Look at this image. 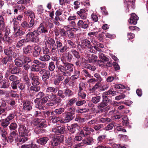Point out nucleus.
Returning <instances> with one entry per match:
<instances>
[{"label":"nucleus","instance_id":"28","mask_svg":"<svg viewBox=\"0 0 148 148\" xmlns=\"http://www.w3.org/2000/svg\"><path fill=\"white\" fill-rule=\"evenodd\" d=\"M3 40L4 42L6 43L10 44L13 41L12 38L10 37L7 36H3Z\"/></svg>","mask_w":148,"mask_h":148},{"label":"nucleus","instance_id":"42","mask_svg":"<svg viewBox=\"0 0 148 148\" xmlns=\"http://www.w3.org/2000/svg\"><path fill=\"white\" fill-rule=\"evenodd\" d=\"M55 67L56 66L53 62L51 61L49 62L48 66V69L49 71H53Z\"/></svg>","mask_w":148,"mask_h":148},{"label":"nucleus","instance_id":"1","mask_svg":"<svg viewBox=\"0 0 148 148\" xmlns=\"http://www.w3.org/2000/svg\"><path fill=\"white\" fill-rule=\"evenodd\" d=\"M61 61L62 64L57 66L58 70L60 71L64 76H71L73 71L74 65L67 62L64 58H61Z\"/></svg>","mask_w":148,"mask_h":148},{"label":"nucleus","instance_id":"30","mask_svg":"<svg viewBox=\"0 0 148 148\" xmlns=\"http://www.w3.org/2000/svg\"><path fill=\"white\" fill-rule=\"evenodd\" d=\"M23 53L25 54L31 53L32 52L31 47L29 45H28L24 47L23 48Z\"/></svg>","mask_w":148,"mask_h":148},{"label":"nucleus","instance_id":"24","mask_svg":"<svg viewBox=\"0 0 148 148\" xmlns=\"http://www.w3.org/2000/svg\"><path fill=\"white\" fill-rule=\"evenodd\" d=\"M58 91L57 89L56 88H54L53 87L49 86L48 87L46 90V92L48 93H56Z\"/></svg>","mask_w":148,"mask_h":148},{"label":"nucleus","instance_id":"3","mask_svg":"<svg viewBox=\"0 0 148 148\" xmlns=\"http://www.w3.org/2000/svg\"><path fill=\"white\" fill-rule=\"evenodd\" d=\"M45 94L43 92H39L38 93V101L39 99H41L38 101V108L40 110H44L45 107L44 106L45 103L47 100L48 98L46 97H44Z\"/></svg>","mask_w":148,"mask_h":148},{"label":"nucleus","instance_id":"11","mask_svg":"<svg viewBox=\"0 0 148 148\" xmlns=\"http://www.w3.org/2000/svg\"><path fill=\"white\" fill-rule=\"evenodd\" d=\"M18 131L20 136H26L28 133V131L26 127L23 125H19Z\"/></svg>","mask_w":148,"mask_h":148},{"label":"nucleus","instance_id":"9","mask_svg":"<svg viewBox=\"0 0 148 148\" xmlns=\"http://www.w3.org/2000/svg\"><path fill=\"white\" fill-rule=\"evenodd\" d=\"M79 45L83 50L87 49H92L93 48V46L91 45L90 41L86 39L82 40Z\"/></svg>","mask_w":148,"mask_h":148},{"label":"nucleus","instance_id":"19","mask_svg":"<svg viewBox=\"0 0 148 148\" xmlns=\"http://www.w3.org/2000/svg\"><path fill=\"white\" fill-rule=\"evenodd\" d=\"M13 25V28L14 32H16L21 30V27L18 24V22L16 21V18H14L11 22Z\"/></svg>","mask_w":148,"mask_h":148},{"label":"nucleus","instance_id":"60","mask_svg":"<svg viewBox=\"0 0 148 148\" xmlns=\"http://www.w3.org/2000/svg\"><path fill=\"white\" fill-rule=\"evenodd\" d=\"M58 50L60 51L61 53H64L66 51L67 49V46L66 45H64V46H62V47L58 48Z\"/></svg>","mask_w":148,"mask_h":148},{"label":"nucleus","instance_id":"41","mask_svg":"<svg viewBox=\"0 0 148 148\" xmlns=\"http://www.w3.org/2000/svg\"><path fill=\"white\" fill-rule=\"evenodd\" d=\"M118 77H116V76H109L107 79V81L108 82H111L113 81L114 80H118Z\"/></svg>","mask_w":148,"mask_h":148},{"label":"nucleus","instance_id":"22","mask_svg":"<svg viewBox=\"0 0 148 148\" xmlns=\"http://www.w3.org/2000/svg\"><path fill=\"white\" fill-rule=\"evenodd\" d=\"M103 95L107 96H114L116 95L115 91L113 90V88L109 89L108 91H106L103 92Z\"/></svg>","mask_w":148,"mask_h":148},{"label":"nucleus","instance_id":"39","mask_svg":"<svg viewBox=\"0 0 148 148\" xmlns=\"http://www.w3.org/2000/svg\"><path fill=\"white\" fill-rule=\"evenodd\" d=\"M115 123L114 121L112 122L105 128L104 130L106 131H108L112 130L114 127V125Z\"/></svg>","mask_w":148,"mask_h":148},{"label":"nucleus","instance_id":"18","mask_svg":"<svg viewBox=\"0 0 148 148\" xmlns=\"http://www.w3.org/2000/svg\"><path fill=\"white\" fill-rule=\"evenodd\" d=\"M14 40L16 41L17 40L21 38V36L25 34V32L22 30H19L14 32Z\"/></svg>","mask_w":148,"mask_h":148},{"label":"nucleus","instance_id":"37","mask_svg":"<svg viewBox=\"0 0 148 148\" xmlns=\"http://www.w3.org/2000/svg\"><path fill=\"white\" fill-rule=\"evenodd\" d=\"M56 49H58L59 48H60L62 47V41L60 40L57 38L56 39Z\"/></svg>","mask_w":148,"mask_h":148},{"label":"nucleus","instance_id":"21","mask_svg":"<svg viewBox=\"0 0 148 148\" xmlns=\"http://www.w3.org/2000/svg\"><path fill=\"white\" fill-rule=\"evenodd\" d=\"M24 110L29 111L32 109L31 103L29 101H26L23 103V108Z\"/></svg>","mask_w":148,"mask_h":148},{"label":"nucleus","instance_id":"26","mask_svg":"<svg viewBox=\"0 0 148 148\" xmlns=\"http://www.w3.org/2000/svg\"><path fill=\"white\" fill-rule=\"evenodd\" d=\"M50 72L47 70H46L42 73L41 75L42 76V79L44 81H46L49 78L50 76Z\"/></svg>","mask_w":148,"mask_h":148},{"label":"nucleus","instance_id":"64","mask_svg":"<svg viewBox=\"0 0 148 148\" xmlns=\"http://www.w3.org/2000/svg\"><path fill=\"white\" fill-rule=\"evenodd\" d=\"M56 95L53 93L49 95L47 97L49 99L50 101H52L56 97Z\"/></svg>","mask_w":148,"mask_h":148},{"label":"nucleus","instance_id":"54","mask_svg":"<svg viewBox=\"0 0 148 148\" xmlns=\"http://www.w3.org/2000/svg\"><path fill=\"white\" fill-rule=\"evenodd\" d=\"M24 13L27 14L28 15H29L30 17L32 18L31 19H33L35 17L34 13L31 11H25L24 12Z\"/></svg>","mask_w":148,"mask_h":148},{"label":"nucleus","instance_id":"55","mask_svg":"<svg viewBox=\"0 0 148 148\" xmlns=\"http://www.w3.org/2000/svg\"><path fill=\"white\" fill-rule=\"evenodd\" d=\"M72 140V138L70 137H69L66 140V143L69 147H71L73 145V143Z\"/></svg>","mask_w":148,"mask_h":148},{"label":"nucleus","instance_id":"13","mask_svg":"<svg viewBox=\"0 0 148 148\" xmlns=\"http://www.w3.org/2000/svg\"><path fill=\"white\" fill-rule=\"evenodd\" d=\"M93 138L89 136L86 137L82 140L83 143L79 144L78 145L79 147H80L83 146L84 144L86 145H92L93 142Z\"/></svg>","mask_w":148,"mask_h":148},{"label":"nucleus","instance_id":"52","mask_svg":"<svg viewBox=\"0 0 148 148\" xmlns=\"http://www.w3.org/2000/svg\"><path fill=\"white\" fill-rule=\"evenodd\" d=\"M103 124H99L95 125L94 127V129L96 131H101L102 128L103 127Z\"/></svg>","mask_w":148,"mask_h":148},{"label":"nucleus","instance_id":"40","mask_svg":"<svg viewBox=\"0 0 148 148\" xmlns=\"http://www.w3.org/2000/svg\"><path fill=\"white\" fill-rule=\"evenodd\" d=\"M106 137V136L105 135H100L97 138V140L98 141V144L100 142H104L105 141V138Z\"/></svg>","mask_w":148,"mask_h":148},{"label":"nucleus","instance_id":"38","mask_svg":"<svg viewBox=\"0 0 148 148\" xmlns=\"http://www.w3.org/2000/svg\"><path fill=\"white\" fill-rule=\"evenodd\" d=\"M50 59V56L47 54H45L43 56H41L40 58V60L42 61H47Z\"/></svg>","mask_w":148,"mask_h":148},{"label":"nucleus","instance_id":"46","mask_svg":"<svg viewBox=\"0 0 148 148\" xmlns=\"http://www.w3.org/2000/svg\"><path fill=\"white\" fill-rule=\"evenodd\" d=\"M25 42V40L22 39L19 41L16 44V47L17 48H20L23 45L24 43Z\"/></svg>","mask_w":148,"mask_h":148},{"label":"nucleus","instance_id":"32","mask_svg":"<svg viewBox=\"0 0 148 148\" xmlns=\"http://www.w3.org/2000/svg\"><path fill=\"white\" fill-rule=\"evenodd\" d=\"M101 99V97L99 95H96L92 98V101L94 103L97 104L99 102Z\"/></svg>","mask_w":148,"mask_h":148},{"label":"nucleus","instance_id":"61","mask_svg":"<svg viewBox=\"0 0 148 148\" xmlns=\"http://www.w3.org/2000/svg\"><path fill=\"white\" fill-rule=\"evenodd\" d=\"M21 137L20 139H19V142L22 143H23L27 141L28 140V138L26 136H21Z\"/></svg>","mask_w":148,"mask_h":148},{"label":"nucleus","instance_id":"6","mask_svg":"<svg viewBox=\"0 0 148 148\" xmlns=\"http://www.w3.org/2000/svg\"><path fill=\"white\" fill-rule=\"evenodd\" d=\"M37 31H34L33 32H30L28 33L26 35V38L24 39L27 42L29 41L36 42L37 41Z\"/></svg>","mask_w":148,"mask_h":148},{"label":"nucleus","instance_id":"34","mask_svg":"<svg viewBox=\"0 0 148 148\" xmlns=\"http://www.w3.org/2000/svg\"><path fill=\"white\" fill-rule=\"evenodd\" d=\"M0 86L1 88H5L8 87V85L6 81L3 80L0 82Z\"/></svg>","mask_w":148,"mask_h":148},{"label":"nucleus","instance_id":"14","mask_svg":"<svg viewBox=\"0 0 148 148\" xmlns=\"http://www.w3.org/2000/svg\"><path fill=\"white\" fill-rule=\"evenodd\" d=\"M47 33L48 32L47 24L45 23H41L39 27L38 28V34H39V33Z\"/></svg>","mask_w":148,"mask_h":148},{"label":"nucleus","instance_id":"23","mask_svg":"<svg viewBox=\"0 0 148 148\" xmlns=\"http://www.w3.org/2000/svg\"><path fill=\"white\" fill-rule=\"evenodd\" d=\"M45 120L42 119L40 120L39 118H38V129L43 128L45 126Z\"/></svg>","mask_w":148,"mask_h":148},{"label":"nucleus","instance_id":"8","mask_svg":"<svg viewBox=\"0 0 148 148\" xmlns=\"http://www.w3.org/2000/svg\"><path fill=\"white\" fill-rule=\"evenodd\" d=\"M14 47H11L5 49L4 52L9 58V60L11 61L16 56V54L14 51Z\"/></svg>","mask_w":148,"mask_h":148},{"label":"nucleus","instance_id":"44","mask_svg":"<svg viewBox=\"0 0 148 148\" xmlns=\"http://www.w3.org/2000/svg\"><path fill=\"white\" fill-rule=\"evenodd\" d=\"M45 117V112L43 111H38V118H39L41 120V119L44 118Z\"/></svg>","mask_w":148,"mask_h":148},{"label":"nucleus","instance_id":"5","mask_svg":"<svg viewBox=\"0 0 148 148\" xmlns=\"http://www.w3.org/2000/svg\"><path fill=\"white\" fill-rule=\"evenodd\" d=\"M64 137V136L63 135L52 137V141L50 142V145L51 146H60L61 143L63 141Z\"/></svg>","mask_w":148,"mask_h":148},{"label":"nucleus","instance_id":"12","mask_svg":"<svg viewBox=\"0 0 148 148\" xmlns=\"http://www.w3.org/2000/svg\"><path fill=\"white\" fill-rule=\"evenodd\" d=\"M80 127L77 123L72 124L68 127V130L72 134L77 132Z\"/></svg>","mask_w":148,"mask_h":148},{"label":"nucleus","instance_id":"36","mask_svg":"<svg viewBox=\"0 0 148 148\" xmlns=\"http://www.w3.org/2000/svg\"><path fill=\"white\" fill-rule=\"evenodd\" d=\"M97 58V57L95 54H92L88 58V60L90 62H96Z\"/></svg>","mask_w":148,"mask_h":148},{"label":"nucleus","instance_id":"48","mask_svg":"<svg viewBox=\"0 0 148 148\" xmlns=\"http://www.w3.org/2000/svg\"><path fill=\"white\" fill-rule=\"evenodd\" d=\"M85 67L86 69H89L92 71H94L96 69L95 66L92 65L90 64H87L85 66Z\"/></svg>","mask_w":148,"mask_h":148},{"label":"nucleus","instance_id":"51","mask_svg":"<svg viewBox=\"0 0 148 148\" xmlns=\"http://www.w3.org/2000/svg\"><path fill=\"white\" fill-rule=\"evenodd\" d=\"M123 123L124 125L127 126L129 124V120L127 116H125L124 117L122 118Z\"/></svg>","mask_w":148,"mask_h":148},{"label":"nucleus","instance_id":"45","mask_svg":"<svg viewBox=\"0 0 148 148\" xmlns=\"http://www.w3.org/2000/svg\"><path fill=\"white\" fill-rule=\"evenodd\" d=\"M86 101L85 100H81L79 99L78 100H77L76 102V105L77 106H82L84 104L86 103Z\"/></svg>","mask_w":148,"mask_h":148},{"label":"nucleus","instance_id":"47","mask_svg":"<svg viewBox=\"0 0 148 148\" xmlns=\"http://www.w3.org/2000/svg\"><path fill=\"white\" fill-rule=\"evenodd\" d=\"M15 65L17 66L21 67L22 66L23 62L21 60L18 59H16L14 60Z\"/></svg>","mask_w":148,"mask_h":148},{"label":"nucleus","instance_id":"62","mask_svg":"<svg viewBox=\"0 0 148 148\" xmlns=\"http://www.w3.org/2000/svg\"><path fill=\"white\" fill-rule=\"evenodd\" d=\"M9 79L11 81L16 82L17 80L18 77L14 75H12L9 77Z\"/></svg>","mask_w":148,"mask_h":148},{"label":"nucleus","instance_id":"58","mask_svg":"<svg viewBox=\"0 0 148 148\" xmlns=\"http://www.w3.org/2000/svg\"><path fill=\"white\" fill-rule=\"evenodd\" d=\"M100 82H98L95 85L93 86L91 89H90V91L92 92L95 91L97 90L99 87L100 86Z\"/></svg>","mask_w":148,"mask_h":148},{"label":"nucleus","instance_id":"35","mask_svg":"<svg viewBox=\"0 0 148 148\" xmlns=\"http://www.w3.org/2000/svg\"><path fill=\"white\" fill-rule=\"evenodd\" d=\"M11 73L12 74H14L19 73L20 71V69L18 67H14L12 69H10Z\"/></svg>","mask_w":148,"mask_h":148},{"label":"nucleus","instance_id":"43","mask_svg":"<svg viewBox=\"0 0 148 148\" xmlns=\"http://www.w3.org/2000/svg\"><path fill=\"white\" fill-rule=\"evenodd\" d=\"M77 100V98L75 97H73L69 100L68 102V104L70 106H72L75 103H76Z\"/></svg>","mask_w":148,"mask_h":148},{"label":"nucleus","instance_id":"56","mask_svg":"<svg viewBox=\"0 0 148 148\" xmlns=\"http://www.w3.org/2000/svg\"><path fill=\"white\" fill-rule=\"evenodd\" d=\"M77 94L78 97L80 98L83 100L85 99L86 96V94L84 92H78Z\"/></svg>","mask_w":148,"mask_h":148},{"label":"nucleus","instance_id":"10","mask_svg":"<svg viewBox=\"0 0 148 148\" xmlns=\"http://www.w3.org/2000/svg\"><path fill=\"white\" fill-rule=\"evenodd\" d=\"M89 23L90 22L88 20L85 21H83L82 20H79L77 23V26L79 29H86L89 26Z\"/></svg>","mask_w":148,"mask_h":148},{"label":"nucleus","instance_id":"29","mask_svg":"<svg viewBox=\"0 0 148 148\" xmlns=\"http://www.w3.org/2000/svg\"><path fill=\"white\" fill-rule=\"evenodd\" d=\"M52 101H53L55 106L62 105V103L61 102L62 99L59 97H57L56 96Z\"/></svg>","mask_w":148,"mask_h":148},{"label":"nucleus","instance_id":"63","mask_svg":"<svg viewBox=\"0 0 148 148\" xmlns=\"http://www.w3.org/2000/svg\"><path fill=\"white\" fill-rule=\"evenodd\" d=\"M17 125L15 123H12L9 126L10 130H15L17 127Z\"/></svg>","mask_w":148,"mask_h":148},{"label":"nucleus","instance_id":"27","mask_svg":"<svg viewBox=\"0 0 148 148\" xmlns=\"http://www.w3.org/2000/svg\"><path fill=\"white\" fill-rule=\"evenodd\" d=\"M71 52L74 57L76 59L80 58L81 56L80 55L79 52L77 51L74 49H72Z\"/></svg>","mask_w":148,"mask_h":148},{"label":"nucleus","instance_id":"20","mask_svg":"<svg viewBox=\"0 0 148 148\" xmlns=\"http://www.w3.org/2000/svg\"><path fill=\"white\" fill-rule=\"evenodd\" d=\"M46 42L50 45L51 47H52V50L55 51L56 50V44L55 40L51 38H48L46 41Z\"/></svg>","mask_w":148,"mask_h":148},{"label":"nucleus","instance_id":"53","mask_svg":"<svg viewBox=\"0 0 148 148\" xmlns=\"http://www.w3.org/2000/svg\"><path fill=\"white\" fill-rule=\"evenodd\" d=\"M46 66V64L45 62L38 60V68H45Z\"/></svg>","mask_w":148,"mask_h":148},{"label":"nucleus","instance_id":"15","mask_svg":"<svg viewBox=\"0 0 148 148\" xmlns=\"http://www.w3.org/2000/svg\"><path fill=\"white\" fill-rule=\"evenodd\" d=\"M138 19V16L135 13H132L128 21V22L132 25H135L137 23V21Z\"/></svg>","mask_w":148,"mask_h":148},{"label":"nucleus","instance_id":"49","mask_svg":"<svg viewBox=\"0 0 148 148\" xmlns=\"http://www.w3.org/2000/svg\"><path fill=\"white\" fill-rule=\"evenodd\" d=\"M64 108H60L58 109H56L55 110L54 112L55 114H60L63 112L64 111Z\"/></svg>","mask_w":148,"mask_h":148},{"label":"nucleus","instance_id":"25","mask_svg":"<svg viewBox=\"0 0 148 148\" xmlns=\"http://www.w3.org/2000/svg\"><path fill=\"white\" fill-rule=\"evenodd\" d=\"M48 138L47 137H42L38 139V143L41 145L46 144L48 140Z\"/></svg>","mask_w":148,"mask_h":148},{"label":"nucleus","instance_id":"7","mask_svg":"<svg viewBox=\"0 0 148 148\" xmlns=\"http://www.w3.org/2000/svg\"><path fill=\"white\" fill-rule=\"evenodd\" d=\"M15 113V112L13 113H10L6 118L2 119L1 120V126L4 128L7 127L10 123V121L13 119L14 117Z\"/></svg>","mask_w":148,"mask_h":148},{"label":"nucleus","instance_id":"33","mask_svg":"<svg viewBox=\"0 0 148 148\" xmlns=\"http://www.w3.org/2000/svg\"><path fill=\"white\" fill-rule=\"evenodd\" d=\"M57 95L62 99H64L66 97L64 93V90H59L58 91Z\"/></svg>","mask_w":148,"mask_h":148},{"label":"nucleus","instance_id":"17","mask_svg":"<svg viewBox=\"0 0 148 148\" xmlns=\"http://www.w3.org/2000/svg\"><path fill=\"white\" fill-rule=\"evenodd\" d=\"M77 14L82 19H86L87 18V13L84 9H81L77 12Z\"/></svg>","mask_w":148,"mask_h":148},{"label":"nucleus","instance_id":"59","mask_svg":"<svg viewBox=\"0 0 148 148\" xmlns=\"http://www.w3.org/2000/svg\"><path fill=\"white\" fill-rule=\"evenodd\" d=\"M104 32H102L98 35L97 38L99 41L101 42L103 40V38L104 37Z\"/></svg>","mask_w":148,"mask_h":148},{"label":"nucleus","instance_id":"4","mask_svg":"<svg viewBox=\"0 0 148 148\" xmlns=\"http://www.w3.org/2000/svg\"><path fill=\"white\" fill-rule=\"evenodd\" d=\"M75 108L73 107H70L68 109L67 112H65L64 119L67 122H69L75 118Z\"/></svg>","mask_w":148,"mask_h":148},{"label":"nucleus","instance_id":"16","mask_svg":"<svg viewBox=\"0 0 148 148\" xmlns=\"http://www.w3.org/2000/svg\"><path fill=\"white\" fill-rule=\"evenodd\" d=\"M52 132L57 135L63 134L65 131V127H64L59 126L54 127Z\"/></svg>","mask_w":148,"mask_h":148},{"label":"nucleus","instance_id":"31","mask_svg":"<svg viewBox=\"0 0 148 148\" xmlns=\"http://www.w3.org/2000/svg\"><path fill=\"white\" fill-rule=\"evenodd\" d=\"M64 93L66 97H70L73 95V92L69 89L66 88L64 89Z\"/></svg>","mask_w":148,"mask_h":148},{"label":"nucleus","instance_id":"2","mask_svg":"<svg viewBox=\"0 0 148 148\" xmlns=\"http://www.w3.org/2000/svg\"><path fill=\"white\" fill-rule=\"evenodd\" d=\"M102 101L98 104L97 107L99 109L103 108L109 110L110 108V106H108V104L111 103L112 102V96H107L103 95L102 96Z\"/></svg>","mask_w":148,"mask_h":148},{"label":"nucleus","instance_id":"50","mask_svg":"<svg viewBox=\"0 0 148 148\" xmlns=\"http://www.w3.org/2000/svg\"><path fill=\"white\" fill-rule=\"evenodd\" d=\"M73 58V56L72 54H71L69 53H68V55L66 57V61H67V62H70L72 60Z\"/></svg>","mask_w":148,"mask_h":148},{"label":"nucleus","instance_id":"57","mask_svg":"<svg viewBox=\"0 0 148 148\" xmlns=\"http://www.w3.org/2000/svg\"><path fill=\"white\" fill-rule=\"evenodd\" d=\"M85 87V84L83 83H80L79 84V90H78V92H83V88Z\"/></svg>","mask_w":148,"mask_h":148}]
</instances>
